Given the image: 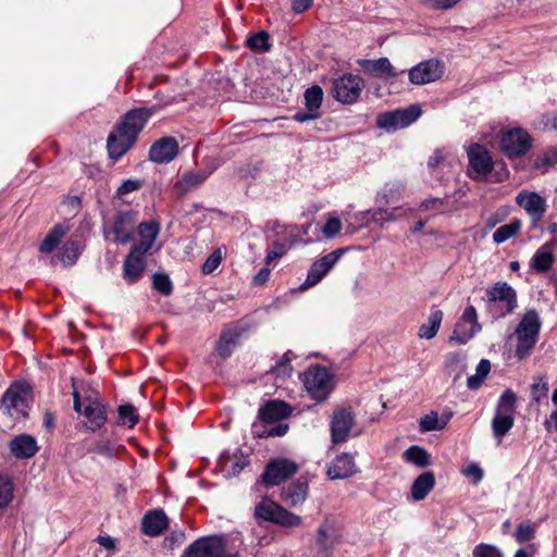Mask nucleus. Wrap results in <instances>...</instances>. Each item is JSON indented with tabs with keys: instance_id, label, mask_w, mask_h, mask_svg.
I'll list each match as a JSON object with an SVG mask.
<instances>
[{
	"instance_id": "nucleus-1",
	"label": "nucleus",
	"mask_w": 557,
	"mask_h": 557,
	"mask_svg": "<svg viewBox=\"0 0 557 557\" xmlns=\"http://www.w3.org/2000/svg\"><path fill=\"white\" fill-rule=\"evenodd\" d=\"M157 112V107H140L127 111L110 133L107 140L109 157L113 160L122 158L135 144L139 133L149 119Z\"/></svg>"
},
{
	"instance_id": "nucleus-2",
	"label": "nucleus",
	"mask_w": 557,
	"mask_h": 557,
	"mask_svg": "<svg viewBox=\"0 0 557 557\" xmlns=\"http://www.w3.org/2000/svg\"><path fill=\"white\" fill-rule=\"evenodd\" d=\"M541 320L535 310H528L516 327L517 348L516 356L519 359L527 358L539 341Z\"/></svg>"
},
{
	"instance_id": "nucleus-3",
	"label": "nucleus",
	"mask_w": 557,
	"mask_h": 557,
	"mask_svg": "<svg viewBox=\"0 0 557 557\" xmlns=\"http://www.w3.org/2000/svg\"><path fill=\"white\" fill-rule=\"evenodd\" d=\"M253 513L258 520L272 522L283 528H297L302 523L300 516L289 511L269 497H263L256 505Z\"/></svg>"
},
{
	"instance_id": "nucleus-4",
	"label": "nucleus",
	"mask_w": 557,
	"mask_h": 557,
	"mask_svg": "<svg viewBox=\"0 0 557 557\" xmlns=\"http://www.w3.org/2000/svg\"><path fill=\"white\" fill-rule=\"evenodd\" d=\"M32 392L25 383L12 384L3 394L1 406L12 420L20 421L28 416Z\"/></svg>"
},
{
	"instance_id": "nucleus-5",
	"label": "nucleus",
	"mask_w": 557,
	"mask_h": 557,
	"mask_svg": "<svg viewBox=\"0 0 557 557\" xmlns=\"http://www.w3.org/2000/svg\"><path fill=\"white\" fill-rule=\"evenodd\" d=\"M486 299L494 318H504L517 308V293L506 282H497L486 289Z\"/></svg>"
},
{
	"instance_id": "nucleus-6",
	"label": "nucleus",
	"mask_w": 557,
	"mask_h": 557,
	"mask_svg": "<svg viewBox=\"0 0 557 557\" xmlns=\"http://www.w3.org/2000/svg\"><path fill=\"white\" fill-rule=\"evenodd\" d=\"M301 380L308 394L318 401L326 399L333 389L332 374L319 364L309 367L302 373Z\"/></svg>"
},
{
	"instance_id": "nucleus-7",
	"label": "nucleus",
	"mask_w": 557,
	"mask_h": 557,
	"mask_svg": "<svg viewBox=\"0 0 557 557\" xmlns=\"http://www.w3.org/2000/svg\"><path fill=\"white\" fill-rule=\"evenodd\" d=\"M469 161L468 175L476 181H486L494 169L490 151L480 144H471L467 148Z\"/></svg>"
},
{
	"instance_id": "nucleus-8",
	"label": "nucleus",
	"mask_w": 557,
	"mask_h": 557,
	"mask_svg": "<svg viewBox=\"0 0 557 557\" xmlns=\"http://www.w3.org/2000/svg\"><path fill=\"white\" fill-rule=\"evenodd\" d=\"M531 136L521 127L507 129L502 133L499 138V149L509 159L525 154L531 148Z\"/></svg>"
},
{
	"instance_id": "nucleus-9",
	"label": "nucleus",
	"mask_w": 557,
	"mask_h": 557,
	"mask_svg": "<svg viewBox=\"0 0 557 557\" xmlns=\"http://www.w3.org/2000/svg\"><path fill=\"white\" fill-rule=\"evenodd\" d=\"M421 115L418 106H409L404 109L384 112L377 115L376 125L387 132L405 128L412 124Z\"/></svg>"
},
{
	"instance_id": "nucleus-10",
	"label": "nucleus",
	"mask_w": 557,
	"mask_h": 557,
	"mask_svg": "<svg viewBox=\"0 0 557 557\" xmlns=\"http://www.w3.org/2000/svg\"><path fill=\"white\" fill-rule=\"evenodd\" d=\"M137 224V213L129 210L117 212L114 215L111 228H103L106 239H111L115 244L128 243Z\"/></svg>"
},
{
	"instance_id": "nucleus-11",
	"label": "nucleus",
	"mask_w": 557,
	"mask_h": 557,
	"mask_svg": "<svg viewBox=\"0 0 557 557\" xmlns=\"http://www.w3.org/2000/svg\"><path fill=\"white\" fill-rule=\"evenodd\" d=\"M364 87L363 79L354 74H344L333 81V97L345 104L355 103Z\"/></svg>"
},
{
	"instance_id": "nucleus-12",
	"label": "nucleus",
	"mask_w": 557,
	"mask_h": 557,
	"mask_svg": "<svg viewBox=\"0 0 557 557\" xmlns=\"http://www.w3.org/2000/svg\"><path fill=\"white\" fill-rule=\"evenodd\" d=\"M73 408L76 412L86 417L90 423L89 429L95 432L107 421V410L102 403L97 399H81L77 391L73 392Z\"/></svg>"
},
{
	"instance_id": "nucleus-13",
	"label": "nucleus",
	"mask_w": 557,
	"mask_h": 557,
	"mask_svg": "<svg viewBox=\"0 0 557 557\" xmlns=\"http://www.w3.org/2000/svg\"><path fill=\"white\" fill-rule=\"evenodd\" d=\"M226 542L223 536H203L191 543L184 552L183 557H224Z\"/></svg>"
},
{
	"instance_id": "nucleus-14",
	"label": "nucleus",
	"mask_w": 557,
	"mask_h": 557,
	"mask_svg": "<svg viewBox=\"0 0 557 557\" xmlns=\"http://www.w3.org/2000/svg\"><path fill=\"white\" fill-rule=\"evenodd\" d=\"M297 471L298 466L295 461L277 458L265 466L261 481L265 486H276L293 476Z\"/></svg>"
},
{
	"instance_id": "nucleus-15",
	"label": "nucleus",
	"mask_w": 557,
	"mask_h": 557,
	"mask_svg": "<svg viewBox=\"0 0 557 557\" xmlns=\"http://www.w3.org/2000/svg\"><path fill=\"white\" fill-rule=\"evenodd\" d=\"M516 203L529 214L534 225L542 221L547 210L545 198L528 189H522L517 194Z\"/></svg>"
},
{
	"instance_id": "nucleus-16",
	"label": "nucleus",
	"mask_w": 557,
	"mask_h": 557,
	"mask_svg": "<svg viewBox=\"0 0 557 557\" xmlns=\"http://www.w3.org/2000/svg\"><path fill=\"white\" fill-rule=\"evenodd\" d=\"M343 249H336L314 261L308 271L306 281L300 286L301 289H307L317 285L326 275L330 270L343 256Z\"/></svg>"
},
{
	"instance_id": "nucleus-17",
	"label": "nucleus",
	"mask_w": 557,
	"mask_h": 557,
	"mask_svg": "<svg viewBox=\"0 0 557 557\" xmlns=\"http://www.w3.org/2000/svg\"><path fill=\"white\" fill-rule=\"evenodd\" d=\"M480 330L481 325L478 322L476 310L473 306H468L465 309L460 321L457 323L456 329L450 336V341L463 345L468 343Z\"/></svg>"
},
{
	"instance_id": "nucleus-18",
	"label": "nucleus",
	"mask_w": 557,
	"mask_h": 557,
	"mask_svg": "<svg viewBox=\"0 0 557 557\" xmlns=\"http://www.w3.org/2000/svg\"><path fill=\"white\" fill-rule=\"evenodd\" d=\"M444 73L443 64L435 59L420 62L408 72L409 81L414 85H424L438 79Z\"/></svg>"
},
{
	"instance_id": "nucleus-19",
	"label": "nucleus",
	"mask_w": 557,
	"mask_h": 557,
	"mask_svg": "<svg viewBox=\"0 0 557 557\" xmlns=\"http://www.w3.org/2000/svg\"><path fill=\"white\" fill-rule=\"evenodd\" d=\"M355 425V414L350 409H339L334 412L331 421V438L333 444H341L348 440Z\"/></svg>"
},
{
	"instance_id": "nucleus-20",
	"label": "nucleus",
	"mask_w": 557,
	"mask_h": 557,
	"mask_svg": "<svg viewBox=\"0 0 557 557\" xmlns=\"http://www.w3.org/2000/svg\"><path fill=\"white\" fill-rule=\"evenodd\" d=\"M169 528V518L163 509L147 511L141 520V531L145 535L156 537Z\"/></svg>"
},
{
	"instance_id": "nucleus-21",
	"label": "nucleus",
	"mask_w": 557,
	"mask_h": 557,
	"mask_svg": "<svg viewBox=\"0 0 557 557\" xmlns=\"http://www.w3.org/2000/svg\"><path fill=\"white\" fill-rule=\"evenodd\" d=\"M139 239L134 244L133 248L139 253H147L153 246L157 236L160 233V223L156 220L141 222L137 226Z\"/></svg>"
},
{
	"instance_id": "nucleus-22",
	"label": "nucleus",
	"mask_w": 557,
	"mask_h": 557,
	"mask_svg": "<svg viewBox=\"0 0 557 557\" xmlns=\"http://www.w3.org/2000/svg\"><path fill=\"white\" fill-rule=\"evenodd\" d=\"M308 492L307 480L299 478L282 488L281 499L289 507H299L306 502Z\"/></svg>"
},
{
	"instance_id": "nucleus-23",
	"label": "nucleus",
	"mask_w": 557,
	"mask_h": 557,
	"mask_svg": "<svg viewBox=\"0 0 557 557\" xmlns=\"http://www.w3.org/2000/svg\"><path fill=\"white\" fill-rule=\"evenodd\" d=\"M178 152L177 141L172 137H163L157 140L149 150V158L156 163H169Z\"/></svg>"
},
{
	"instance_id": "nucleus-24",
	"label": "nucleus",
	"mask_w": 557,
	"mask_h": 557,
	"mask_svg": "<svg viewBox=\"0 0 557 557\" xmlns=\"http://www.w3.org/2000/svg\"><path fill=\"white\" fill-rule=\"evenodd\" d=\"M358 472L354 456L344 453L338 455L329 466L326 474L330 480H342Z\"/></svg>"
},
{
	"instance_id": "nucleus-25",
	"label": "nucleus",
	"mask_w": 557,
	"mask_h": 557,
	"mask_svg": "<svg viewBox=\"0 0 557 557\" xmlns=\"http://www.w3.org/2000/svg\"><path fill=\"white\" fill-rule=\"evenodd\" d=\"M9 448L16 459H29L39 450L36 438L26 433L14 436L9 442Z\"/></svg>"
},
{
	"instance_id": "nucleus-26",
	"label": "nucleus",
	"mask_w": 557,
	"mask_h": 557,
	"mask_svg": "<svg viewBox=\"0 0 557 557\" xmlns=\"http://www.w3.org/2000/svg\"><path fill=\"white\" fill-rule=\"evenodd\" d=\"M290 413L292 407L283 400H269L259 409V418L265 424L286 419Z\"/></svg>"
},
{
	"instance_id": "nucleus-27",
	"label": "nucleus",
	"mask_w": 557,
	"mask_h": 557,
	"mask_svg": "<svg viewBox=\"0 0 557 557\" xmlns=\"http://www.w3.org/2000/svg\"><path fill=\"white\" fill-rule=\"evenodd\" d=\"M245 330L237 325L222 331L216 345V351L221 358L226 359L233 354Z\"/></svg>"
},
{
	"instance_id": "nucleus-28",
	"label": "nucleus",
	"mask_w": 557,
	"mask_h": 557,
	"mask_svg": "<svg viewBox=\"0 0 557 557\" xmlns=\"http://www.w3.org/2000/svg\"><path fill=\"white\" fill-rule=\"evenodd\" d=\"M145 255L132 249L126 256L123 264V276L129 284L137 282L141 277L146 264Z\"/></svg>"
},
{
	"instance_id": "nucleus-29",
	"label": "nucleus",
	"mask_w": 557,
	"mask_h": 557,
	"mask_svg": "<svg viewBox=\"0 0 557 557\" xmlns=\"http://www.w3.org/2000/svg\"><path fill=\"white\" fill-rule=\"evenodd\" d=\"M219 465L224 476H236L248 465L247 456L237 449L233 455L223 453L219 459Z\"/></svg>"
},
{
	"instance_id": "nucleus-30",
	"label": "nucleus",
	"mask_w": 557,
	"mask_h": 557,
	"mask_svg": "<svg viewBox=\"0 0 557 557\" xmlns=\"http://www.w3.org/2000/svg\"><path fill=\"white\" fill-rule=\"evenodd\" d=\"M208 177V174L198 171V172H186L181 178L174 184V190L178 196H184L190 190L199 187Z\"/></svg>"
},
{
	"instance_id": "nucleus-31",
	"label": "nucleus",
	"mask_w": 557,
	"mask_h": 557,
	"mask_svg": "<svg viewBox=\"0 0 557 557\" xmlns=\"http://www.w3.org/2000/svg\"><path fill=\"white\" fill-rule=\"evenodd\" d=\"M359 64L366 73H369L371 75H386L391 77L397 76V72L395 71L394 66L392 65L389 60L384 57L379 58L376 60H360Z\"/></svg>"
},
{
	"instance_id": "nucleus-32",
	"label": "nucleus",
	"mask_w": 557,
	"mask_h": 557,
	"mask_svg": "<svg viewBox=\"0 0 557 557\" xmlns=\"http://www.w3.org/2000/svg\"><path fill=\"white\" fill-rule=\"evenodd\" d=\"M555 261L553 247L550 244H545L540 247L533 255L530 265L537 273H544L548 271Z\"/></svg>"
},
{
	"instance_id": "nucleus-33",
	"label": "nucleus",
	"mask_w": 557,
	"mask_h": 557,
	"mask_svg": "<svg viewBox=\"0 0 557 557\" xmlns=\"http://www.w3.org/2000/svg\"><path fill=\"white\" fill-rule=\"evenodd\" d=\"M435 476L431 471L420 474L411 485V497L416 502L423 500L428 494L434 488Z\"/></svg>"
},
{
	"instance_id": "nucleus-34",
	"label": "nucleus",
	"mask_w": 557,
	"mask_h": 557,
	"mask_svg": "<svg viewBox=\"0 0 557 557\" xmlns=\"http://www.w3.org/2000/svg\"><path fill=\"white\" fill-rule=\"evenodd\" d=\"M69 227L63 224L54 225L39 245V251L42 253L52 252L66 235Z\"/></svg>"
},
{
	"instance_id": "nucleus-35",
	"label": "nucleus",
	"mask_w": 557,
	"mask_h": 557,
	"mask_svg": "<svg viewBox=\"0 0 557 557\" xmlns=\"http://www.w3.org/2000/svg\"><path fill=\"white\" fill-rule=\"evenodd\" d=\"M338 542L330 521L325 520L317 530V545L323 552L332 549Z\"/></svg>"
},
{
	"instance_id": "nucleus-36",
	"label": "nucleus",
	"mask_w": 557,
	"mask_h": 557,
	"mask_svg": "<svg viewBox=\"0 0 557 557\" xmlns=\"http://www.w3.org/2000/svg\"><path fill=\"white\" fill-rule=\"evenodd\" d=\"M513 422L515 419L512 416L495 412L492 420V432L497 444H500L503 437L512 429Z\"/></svg>"
},
{
	"instance_id": "nucleus-37",
	"label": "nucleus",
	"mask_w": 557,
	"mask_h": 557,
	"mask_svg": "<svg viewBox=\"0 0 557 557\" xmlns=\"http://www.w3.org/2000/svg\"><path fill=\"white\" fill-rule=\"evenodd\" d=\"M267 228L273 232L275 238H287L290 246L297 242L298 227L295 225H283L278 221H270Z\"/></svg>"
},
{
	"instance_id": "nucleus-38",
	"label": "nucleus",
	"mask_w": 557,
	"mask_h": 557,
	"mask_svg": "<svg viewBox=\"0 0 557 557\" xmlns=\"http://www.w3.org/2000/svg\"><path fill=\"white\" fill-rule=\"evenodd\" d=\"M443 320V312L434 310L431 312L428 323L422 324L419 329V336L425 339H432L437 334Z\"/></svg>"
},
{
	"instance_id": "nucleus-39",
	"label": "nucleus",
	"mask_w": 557,
	"mask_h": 557,
	"mask_svg": "<svg viewBox=\"0 0 557 557\" xmlns=\"http://www.w3.org/2000/svg\"><path fill=\"white\" fill-rule=\"evenodd\" d=\"M522 223L519 219H513L509 223L499 226L493 234L495 244H503L516 236L521 230Z\"/></svg>"
},
{
	"instance_id": "nucleus-40",
	"label": "nucleus",
	"mask_w": 557,
	"mask_h": 557,
	"mask_svg": "<svg viewBox=\"0 0 557 557\" xmlns=\"http://www.w3.org/2000/svg\"><path fill=\"white\" fill-rule=\"evenodd\" d=\"M549 391L548 379L544 374H539L533 377L531 384V397L536 404H540L543 399L547 398Z\"/></svg>"
},
{
	"instance_id": "nucleus-41",
	"label": "nucleus",
	"mask_w": 557,
	"mask_h": 557,
	"mask_svg": "<svg viewBox=\"0 0 557 557\" xmlns=\"http://www.w3.org/2000/svg\"><path fill=\"white\" fill-rule=\"evenodd\" d=\"M491 371V362L487 359H482L475 369V374L467 380V387L471 391L478 389Z\"/></svg>"
},
{
	"instance_id": "nucleus-42",
	"label": "nucleus",
	"mask_w": 557,
	"mask_h": 557,
	"mask_svg": "<svg viewBox=\"0 0 557 557\" xmlns=\"http://www.w3.org/2000/svg\"><path fill=\"white\" fill-rule=\"evenodd\" d=\"M516 401V394L511 389H506L498 399L495 412L500 414H509L513 417Z\"/></svg>"
},
{
	"instance_id": "nucleus-43",
	"label": "nucleus",
	"mask_w": 557,
	"mask_h": 557,
	"mask_svg": "<svg viewBox=\"0 0 557 557\" xmlns=\"http://www.w3.org/2000/svg\"><path fill=\"white\" fill-rule=\"evenodd\" d=\"M14 497V485L9 475L0 473V509L7 508Z\"/></svg>"
},
{
	"instance_id": "nucleus-44",
	"label": "nucleus",
	"mask_w": 557,
	"mask_h": 557,
	"mask_svg": "<svg viewBox=\"0 0 557 557\" xmlns=\"http://www.w3.org/2000/svg\"><path fill=\"white\" fill-rule=\"evenodd\" d=\"M246 44L250 50L256 52H267L271 48L270 37L265 30L249 36Z\"/></svg>"
},
{
	"instance_id": "nucleus-45",
	"label": "nucleus",
	"mask_w": 557,
	"mask_h": 557,
	"mask_svg": "<svg viewBox=\"0 0 557 557\" xmlns=\"http://www.w3.org/2000/svg\"><path fill=\"white\" fill-rule=\"evenodd\" d=\"M537 524L529 520L521 522L513 534L519 544L531 542L535 537Z\"/></svg>"
},
{
	"instance_id": "nucleus-46",
	"label": "nucleus",
	"mask_w": 557,
	"mask_h": 557,
	"mask_svg": "<svg viewBox=\"0 0 557 557\" xmlns=\"http://www.w3.org/2000/svg\"><path fill=\"white\" fill-rule=\"evenodd\" d=\"M322 101L323 90L320 86H311L305 91V104L308 110L319 112Z\"/></svg>"
},
{
	"instance_id": "nucleus-47",
	"label": "nucleus",
	"mask_w": 557,
	"mask_h": 557,
	"mask_svg": "<svg viewBox=\"0 0 557 557\" xmlns=\"http://www.w3.org/2000/svg\"><path fill=\"white\" fill-rule=\"evenodd\" d=\"M405 457L408 462L418 467H426L430 465V455L428 451L419 446H411L405 451Z\"/></svg>"
},
{
	"instance_id": "nucleus-48",
	"label": "nucleus",
	"mask_w": 557,
	"mask_h": 557,
	"mask_svg": "<svg viewBox=\"0 0 557 557\" xmlns=\"http://www.w3.org/2000/svg\"><path fill=\"white\" fill-rule=\"evenodd\" d=\"M293 357V351H286L275 366L271 368V372L281 379L289 377L293 372V367L290 364Z\"/></svg>"
},
{
	"instance_id": "nucleus-49",
	"label": "nucleus",
	"mask_w": 557,
	"mask_h": 557,
	"mask_svg": "<svg viewBox=\"0 0 557 557\" xmlns=\"http://www.w3.org/2000/svg\"><path fill=\"white\" fill-rule=\"evenodd\" d=\"M81 255V248L78 243L69 240L66 242L60 251V260L67 265H72L76 262Z\"/></svg>"
},
{
	"instance_id": "nucleus-50",
	"label": "nucleus",
	"mask_w": 557,
	"mask_h": 557,
	"mask_svg": "<svg viewBox=\"0 0 557 557\" xmlns=\"http://www.w3.org/2000/svg\"><path fill=\"white\" fill-rule=\"evenodd\" d=\"M117 413L121 423L128 428H134L139 421L136 408L131 404L119 406Z\"/></svg>"
},
{
	"instance_id": "nucleus-51",
	"label": "nucleus",
	"mask_w": 557,
	"mask_h": 557,
	"mask_svg": "<svg viewBox=\"0 0 557 557\" xmlns=\"http://www.w3.org/2000/svg\"><path fill=\"white\" fill-rule=\"evenodd\" d=\"M289 247H290V245H288L287 238H275L273 242V248L267 250V256H265L267 264H270L274 260L283 257L287 252Z\"/></svg>"
},
{
	"instance_id": "nucleus-52",
	"label": "nucleus",
	"mask_w": 557,
	"mask_h": 557,
	"mask_svg": "<svg viewBox=\"0 0 557 557\" xmlns=\"http://www.w3.org/2000/svg\"><path fill=\"white\" fill-rule=\"evenodd\" d=\"M224 258V250L222 247L214 249V251L206 259L201 267V272L205 275L213 273L222 263Z\"/></svg>"
},
{
	"instance_id": "nucleus-53",
	"label": "nucleus",
	"mask_w": 557,
	"mask_h": 557,
	"mask_svg": "<svg viewBox=\"0 0 557 557\" xmlns=\"http://www.w3.org/2000/svg\"><path fill=\"white\" fill-rule=\"evenodd\" d=\"M90 450L95 451L98 455H101L103 457L112 458V457L119 455L120 451L124 450V447L123 446H114L107 440H99L94 444V446Z\"/></svg>"
},
{
	"instance_id": "nucleus-54",
	"label": "nucleus",
	"mask_w": 557,
	"mask_h": 557,
	"mask_svg": "<svg viewBox=\"0 0 557 557\" xmlns=\"http://www.w3.org/2000/svg\"><path fill=\"white\" fill-rule=\"evenodd\" d=\"M419 428L421 432H430L444 429L445 423H440L437 412L431 411L420 419Z\"/></svg>"
},
{
	"instance_id": "nucleus-55",
	"label": "nucleus",
	"mask_w": 557,
	"mask_h": 557,
	"mask_svg": "<svg viewBox=\"0 0 557 557\" xmlns=\"http://www.w3.org/2000/svg\"><path fill=\"white\" fill-rule=\"evenodd\" d=\"M152 285L156 290L164 296H169L173 290V284L169 275L164 273H156L152 277Z\"/></svg>"
},
{
	"instance_id": "nucleus-56",
	"label": "nucleus",
	"mask_w": 557,
	"mask_h": 557,
	"mask_svg": "<svg viewBox=\"0 0 557 557\" xmlns=\"http://www.w3.org/2000/svg\"><path fill=\"white\" fill-rule=\"evenodd\" d=\"M557 163V148H552L543 152L542 156H540L534 165L536 169L542 170L545 172L549 166H553Z\"/></svg>"
},
{
	"instance_id": "nucleus-57",
	"label": "nucleus",
	"mask_w": 557,
	"mask_h": 557,
	"mask_svg": "<svg viewBox=\"0 0 557 557\" xmlns=\"http://www.w3.org/2000/svg\"><path fill=\"white\" fill-rule=\"evenodd\" d=\"M473 557H504V553L495 545L481 543L473 548Z\"/></svg>"
},
{
	"instance_id": "nucleus-58",
	"label": "nucleus",
	"mask_w": 557,
	"mask_h": 557,
	"mask_svg": "<svg viewBox=\"0 0 557 557\" xmlns=\"http://www.w3.org/2000/svg\"><path fill=\"white\" fill-rule=\"evenodd\" d=\"M539 126L545 132L557 131V111L543 114Z\"/></svg>"
},
{
	"instance_id": "nucleus-59",
	"label": "nucleus",
	"mask_w": 557,
	"mask_h": 557,
	"mask_svg": "<svg viewBox=\"0 0 557 557\" xmlns=\"http://www.w3.org/2000/svg\"><path fill=\"white\" fill-rule=\"evenodd\" d=\"M342 230V222L338 218H331L324 224L322 232L325 238L335 237Z\"/></svg>"
},
{
	"instance_id": "nucleus-60",
	"label": "nucleus",
	"mask_w": 557,
	"mask_h": 557,
	"mask_svg": "<svg viewBox=\"0 0 557 557\" xmlns=\"http://www.w3.org/2000/svg\"><path fill=\"white\" fill-rule=\"evenodd\" d=\"M462 474L468 476V478H471L473 480V483L474 484H478L479 482L482 481L483 479V470L482 468L475 463V462H471L469 463L467 467H465L462 470H461Z\"/></svg>"
},
{
	"instance_id": "nucleus-61",
	"label": "nucleus",
	"mask_w": 557,
	"mask_h": 557,
	"mask_svg": "<svg viewBox=\"0 0 557 557\" xmlns=\"http://www.w3.org/2000/svg\"><path fill=\"white\" fill-rule=\"evenodd\" d=\"M143 182L140 180H133L128 178L125 180L117 188L116 194L119 196H125L127 194H131L135 190H138L141 188Z\"/></svg>"
},
{
	"instance_id": "nucleus-62",
	"label": "nucleus",
	"mask_w": 557,
	"mask_h": 557,
	"mask_svg": "<svg viewBox=\"0 0 557 557\" xmlns=\"http://www.w3.org/2000/svg\"><path fill=\"white\" fill-rule=\"evenodd\" d=\"M552 401L555 405V409L552 411L549 417L544 421V426L547 431H550L554 428L555 431L557 432V387L553 392Z\"/></svg>"
},
{
	"instance_id": "nucleus-63",
	"label": "nucleus",
	"mask_w": 557,
	"mask_h": 557,
	"mask_svg": "<svg viewBox=\"0 0 557 557\" xmlns=\"http://www.w3.org/2000/svg\"><path fill=\"white\" fill-rule=\"evenodd\" d=\"M185 540V533L182 531H174L164 539V546L168 549H174L181 545Z\"/></svg>"
},
{
	"instance_id": "nucleus-64",
	"label": "nucleus",
	"mask_w": 557,
	"mask_h": 557,
	"mask_svg": "<svg viewBox=\"0 0 557 557\" xmlns=\"http://www.w3.org/2000/svg\"><path fill=\"white\" fill-rule=\"evenodd\" d=\"M424 3L435 10H448L456 5L460 0H423Z\"/></svg>"
}]
</instances>
